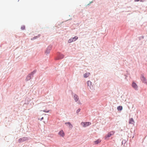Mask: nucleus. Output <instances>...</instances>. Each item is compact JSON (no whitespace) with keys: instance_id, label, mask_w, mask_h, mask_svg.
I'll list each match as a JSON object with an SVG mask.
<instances>
[{"instance_id":"obj_12","label":"nucleus","mask_w":147,"mask_h":147,"mask_svg":"<svg viewBox=\"0 0 147 147\" xmlns=\"http://www.w3.org/2000/svg\"><path fill=\"white\" fill-rule=\"evenodd\" d=\"M123 107L121 106H119L117 107V109L118 111H121L122 110Z\"/></svg>"},{"instance_id":"obj_8","label":"nucleus","mask_w":147,"mask_h":147,"mask_svg":"<svg viewBox=\"0 0 147 147\" xmlns=\"http://www.w3.org/2000/svg\"><path fill=\"white\" fill-rule=\"evenodd\" d=\"M74 98L76 102H77L79 100V97L76 94H75L74 96Z\"/></svg>"},{"instance_id":"obj_4","label":"nucleus","mask_w":147,"mask_h":147,"mask_svg":"<svg viewBox=\"0 0 147 147\" xmlns=\"http://www.w3.org/2000/svg\"><path fill=\"white\" fill-rule=\"evenodd\" d=\"M141 79L143 83L147 84V80L144 76H142Z\"/></svg>"},{"instance_id":"obj_5","label":"nucleus","mask_w":147,"mask_h":147,"mask_svg":"<svg viewBox=\"0 0 147 147\" xmlns=\"http://www.w3.org/2000/svg\"><path fill=\"white\" fill-rule=\"evenodd\" d=\"M132 86L133 88H134L135 89L137 90L138 88V86L136 84L133 82L132 84Z\"/></svg>"},{"instance_id":"obj_17","label":"nucleus","mask_w":147,"mask_h":147,"mask_svg":"<svg viewBox=\"0 0 147 147\" xmlns=\"http://www.w3.org/2000/svg\"><path fill=\"white\" fill-rule=\"evenodd\" d=\"M64 57V56L63 55H61V57H60V59H62Z\"/></svg>"},{"instance_id":"obj_10","label":"nucleus","mask_w":147,"mask_h":147,"mask_svg":"<svg viewBox=\"0 0 147 147\" xmlns=\"http://www.w3.org/2000/svg\"><path fill=\"white\" fill-rule=\"evenodd\" d=\"M129 124H134V121L132 118L129 119Z\"/></svg>"},{"instance_id":"obj_19","label":"nucleus","mask_w":147,"mask_h":147,"mask_svg":"<svg viewBox=\"0 0 147 147\" xmlns=\"http://www.w3.org/2000/svg\"><path fill=\"white\" fill-rule=\"evenodd\" d=\"M43 111L45 112H49V111H45V110H44Z\"/></svg>"},{"instance_id":"obj_9","label":"nucleus","mask_w":147,"mask_h":147,"mask_svg":"<svg viewBox=\"0 0 147 147\" xmlns=\"http://www.w3.org/2000/svg\"><path fill=\"white\" fill-rule=\"evenodd\" d=\"M90 75V73L89 72H87L84 74V77L85 78H86L89 76Z\"/></svg>"},{"instance_id":"obj_2","label":"nucleus","mask_w":147,"mask_h":147,"mask_svg":"<svg viewBox=\"0 0 147 147\" xmlns=\"http://www.w3.org/2000/svg\"><path fill=\"white\" fill-rule=\"evenodd\" d=\"M115 131H111L108 133V134L105 136V138L107 139L108 138L110 137L111 136L113 135L115 133Z\"/></svg>"},{"instance_id":"obj_13","label":"nucleus","mask_w":147,"mask_h":147,"mask_svg":"<svg viewBox=\"0 0 147 147\" xmlns=\"http://www.w3.org/2000/svg\"><path fill=\"white\" fill-rule=\"evenodd\" d=\"M101 142V140L100 139H98L94 142V143L96 144H98Z\"/></svg>"},{"instance_id":"obj_6","label":"nucleus","mask_w":147,"mask_h":147,"mask_svg":"<svg viewBox=\"0 0 147 147\" xmlns=\"http://www.w3.org/2000/svg\"><path fill=\"white\" fill-rule=\"evenodd\" d=\"M87 84L88 86H89L90 89H91V87H93V86L92 85V82L90 81L87 82Z\"/></svg>"},{"instance_id":"obj_15","label":"nucleus","mask_w":147,"mask_h":147,"mask_svg":"<svg viewBox=\"0 0 147 147\" xmlns=\"http://www.w3.org/2000/svg\"><path fill=\"white\" fill-rule=\"evenodd\" d=\"M20 139L22 140H23V141H24L26 140V138H23Z\"/></svg>"},{"instance_id":"obj_22","label":"nucleus","mask_w":147,"mask_h":147,"mask_svg":"<svg viewBox=\"0 0 147 147\" xmlns=\"http://www.w3.org/2000/svg\"><path fill=\"white\" fill-rule=\"evenodd\" d=\"M36 38V37H35V38H34V39H35Z\"/></svg>"},{"instance_id":"obj_3","label":"nucleus","mask_w":147,"mask_h":147,"mask_svg":"<svg viewBox=\"0 0 147 147\" xmlns=\"http://www.w3.org/2000/svg\"><path fill=\"white\" fill-rule=\"evenodd\" d=\"M78 39V37L77 36H75L74 38H71L69 39L68 40L69 43H71L73 41H76Z\"/></svg>"},{"instance_id":"obj_20","label":"nucleus","mask_w":147,"mask_h":147,"mask_svg":"<svg viewBox=\"0 0 147 147\" xmlns=\"http://www.w3.org/2000/svg\"><path fill=\"white\" fill-rule=\"evenodd\" d=\"M140 0H134L135 1H139Z\"/></svg>"},{"instance_id":"obj_1","label":"nucleus","mask_w":147,"mask_h":147,"mask_svg":"<svg viewBox=\"0 0 147 147\" xmlns=\"http://www.w3.org/2000/svg\"><path fill=\"white\" fill-rule=\"evenodd\" d=\"M91 124V123L90 122H82L81 123V125L84 127H86Z\"/></svg>"},{"instance_id":"obj_18","label":"nucleus","mask_w":147,"mask_h":147,"mask_svg":"<svg viewBox=\"0 0 147 147\" xmlns=\"http://www.w3.org/2000/svg\"><path fill=\"white\" fill-rule=\"evenodd\" d=\"M30 76H28L27 77V79H28V80H29L30 79Z\"/></svg>"},{"instance_id":"obj_14","label":"nucleus","mask_w":147,"mask_h":147,"mask_svg":"<svg viewBox=\"0 0 147 147\" xmlns=\"http://www.w3.org/2000/svg\"><path fill=\"white\" fill-rule=\"evenodd\" d=\"M25 27L24 26H22L21 28L22 30H25Z\"/></svg>"},{"instance_id":"obj_11","label":"nucleus","mask_w":147,"mask_h":147,"mask_svg":"<svg viewBox=\"0 0 147 147\" xmlns=\"http://www.w3.org/2000/svg\"><path fill=\"white\" fill-rule=\"evenodd\" d=\"M65 124L67 125H68L69 128H72L73 127L72 125L69 122L65 123Z\"/></svg>"},{"instance_id":"obj_7","label":"nucleus","mask_w":147,"mask_h":147,"mask_svg":"<svg viewBox=\"0 0 147 147\" xmlns=\"http://www.w3.org/2000/svg\"><path fill=\"white\" fill-rule=\"evenodd\" d=\"M59 135H60V136H62L63 137H64V136L65 135L64 133V132L62 130L59 133Z\"/></svg>"},{"instance_id":"obj_16","label":"nucleus","mask_w":147,"mask_h":147,"mask_svg":"<svg viewBox=\"0 0 147 147\" xmlns=\"http://www.w3.org/2000/svg\"><path fill=\"white\" fill-rule=\"evenodd\" d=\"M80 109H78L77 110V113H79V112H80Z\"/></svg>"},{"instance_id":"obj_21","label":"nucleus","mask_w":147,"mask_h":147,"mask_svg":"<svg viewBox=\"0 0 147 147\" xmlns=\"http://www.w3.org/2000/svg\"><path fill=\"white\" fill-rule=\"evenodd\" d=\"M43 119V117H42L41 118V120H42Z\"/></svg>"}]
</instances>
